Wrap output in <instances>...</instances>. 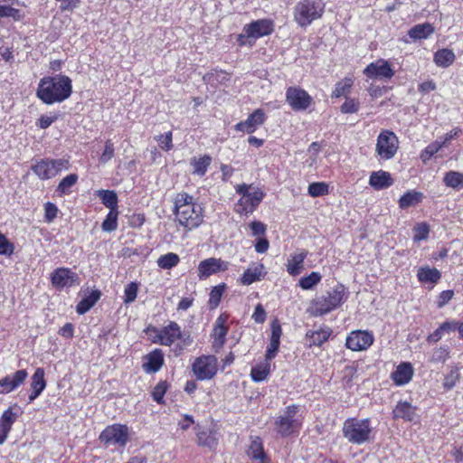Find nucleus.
Here are the masks:
<instances>
[{
    "label": "nucleus",
    "instance_id": "f257e3e1",
    "mask_svg": "<svg viewBox=\"0 0 463 463\" xmlns=\"http://www.w3.org/2000/svg\"><path fill=\"white\" fill-rule=\"evenodd\" d=\"M71 93V80L61 74L42 78L36 90V96L47 105L61 103L69 99Z\"/></svg>",
    "mask_w": 463,
    "mask_h": 463
},
{
    "label": "nucleus",
    "instance_id": "f03ea898",
    "mask_svg": "<svg viewBox=\"0 0 463 463\" xmlns=\"http://www.w3.org/2000/svg\"><path fill=\"white\" fill-rule=\"evenodd\" d=\"M174 214L179 224L187 231L201 225L203 221V208L192 195L179 193L175 198Z\"/></svg>",
    "mask_w": 463,
    "mask_h": 463
},
{
    "label": "nucleus",
    "instance_id": "7ed1b4c3",
    "mask_svg": "<svg viewBox=\"0 0 463 463\" xmlns=\"http://www.w3.org/2000/svg\"><path fill=\"white\" fill-rule=\"evenodd\" d=\"M349 293L345 287L338 284L325 295L317 297L311 303V314L320 317L339 307L348 298Z\"/></svg>",
    "mask_w": 463,
    "mask_h": 463
},
{
    "label": "nucleus",
    "instance_id": "20e7f679",
    "mask_svg": "<svg viewBox=\"0 0 463 463\" xmlns=\"http://www.w3.org/2000/svg\"><path fill=\"white\" fill-rule=\"evenodd\" d=\"M343 436L351 444L363 445L370 442L373 429L370 419L348 418L342 428Z\"/></svg>",
    "mask_w": 463,
    "mask_h": 463
},
{
    "label": "nucleus",
    "instance_id": "39448f33",
    "mask_svg": "<svg viewBox=\"0 0 463 463\" xmlns=\"http://www.w3.org/2000/svg\"><path fill=\"white\" fill-rule=\"evenodd\" d=\"M324 10L325 4L322 0H300L294 7V19L299 26L306 27L320 18Z\"/></svg>",
    "mask_w": 463,
    "mask_h": 463
},
{
    "label": "nucleus",
    "instance_id": "423d86ee",
    "mask_svg": "<svg viewBox=\"0 0 463 463\" xmlns=\"http://www.w3.org/2000/svg\"><path fill=\"white\" fill-rule=\"evenodd\" d=\"M298 412V405L292 404L288 406L274 421L276 432L282 437H288L298 433L302 426V419Z\"/></svg>",
    "mask_w": 463,
    "mask_h": 463
},
{
    "label": "nucleus",
    "instance_id": "0eeeda50",
    "mask_svg": "<svg viewBox=\"0 0 463 463\" xmlns=\"http://www.w3.org/2000/svg\"><path fill=\"white\" fill-rule=\"evenodd\" d=\"M236 193L241 195L235 205V211L240 214L253 213L264 198V193L260 188L246 184L237 185Z\"/></svg>",
    "mask_w": 463,
    "mask_h": 463
},
{
    "label": "nucleus",
    "instance_id": "6e6552de",
    "mask_svg": "<svg viewBox=\"0 0 463 463\" xmlns=\"http://www.w3.org/2000/svg\"><path fill=\"white\" fill-rule=\"evenodd\" d=\"M194 376L199 381L213 379L218 370V361L214 355L197 357L192 364Z\"/></svg>",
    "mask_w": 463,
    "mask_h": 463
},
{
    "label": "nucleus",
    "instance_id": "1a4fd4ad",
    "mask_svg": "<svg viewBox=\"0 0 463 463\" xmlns=\"http://www.w3.org/2000/svg\"><path fill=\"white\" fill-rule=\"evenodd\" d=\"M69 168V162L65 159H42L32 166L34 174L41 179H51L62 169Z\"/></svg>",
    "mask_w": 463,
    "mask_h": 463
},
{
    "label": "nucleus",
    "instance_id": "9d476101",
    "mask_svg": "<svg viewBox=\"0 0 463 463\" xmlns=\"http://www.w3.org/2000/svg\"><path fill=\"white\" fill-rule=\"evenodd\" d=\"M99 439L105 444L125 447L129 439V429L125 424H112L100 433Z\"/></svg>",
    "mask_w": 463,
    "mask_h": 463
},
{
    "label": "nucleus",
    "instance_id": "9b49d317",
    "mask_svg": "<svg viewBox=\"0 0 463 463\" xmlns=\"http://www.w3.org/2000/svg\"><path fill=\"white\" fill-rule=\"evenodd\" d=\"M399 148V141L392 131H383L377 137L376 153L383 160L392 158Z\"/></svg>",
    "mask_w": 463,
    "mask_h": 463
},
{
    "label": "nucleus",
    "instance_id": "f8f14e48",
    "mask_svg": "<svg viewBox=\"0 0 463 463\" xmlns=\"http://www.w3.org/2000/svg\"><path fill=\"white\" fill-rule=\"evenodd\" d=\"M286 102L295 111H304L313 103L312 97L300 87L291 86L286 90Z\"/></svg>",
    "mask_w": 463,
    "mask_h": 463
},
{
    "label": "nucleus",
    "instance_id": "ddd939ff",
    "mask_svg": "<svg viewBox=\"0 0 463 463\" xmlns=\"http://www.w3.org/2000/svg\"><path fill=\"white\" fill-rule=\"evenodd\" d=\"M374 341L373 333L366 330H354L349 333L345 340V346L355 352L367 350Z\"/></svg>",
    "mask_w": 463,
    "mask_h": 463
},
{
    "label": "nucleus",
    "instance_id": "4468645a",
    "mask_svg": "<svg viewBox=\"0 0 463 463\" xmlns=\"http://www.w3.org/2000/svg\"><path fill=\"white\" fill-rule=\"evenodd\" d=\"M364 74L372 80H388L393 77L394 71L388 61L379 59L368 64L364 70Z\"/></svg>",
    "mask_w": 463,
    "mask_h": 463
},
{
    "label": "nucleus",
    "instance_id": "2eb2a0df",
    "mask_svg": "<svg viewBox=\"0 0 463 463\" xmlns=\"http://www.w3.org/2000/svg\"><path fill=\"white\" fill-rule=\"evenodd\" d=\"M52 285L57 288H71L79 285L80 280L77 273L69 268H58L51 276Z\"/></svg>",
    "mask_w": 463,
    "mask_h": 463
},
{
    "label": "nucleus",
    "instance_id": "dca6fc26",
    "mask_svg": "<svg viewBox=\"0 0 463 463\" xmlns=\"http://www.w3.org/2000/svg\"><path fill=\"white\" fill-rule=\"evenodd\" d=\"M228 269V262L216 258H209L201 261L198 265V278L205 279L210 276Z\"/></svg>",
    "mask_w": 463,
    "mask_h": 463
},
{
    "label": "nucleus",
    "instance_id": "f3484780",
    "mask_svg": "<svg viewBox=\"0 0 463 463\" xmlns=\"http://www.w3.org/2000/svg\"><path fill=\"white\" fill-rule=\"evenodd\" d=\"M273 29L274 24L271 20L260 19L245 25L244 33L247 37L258 39L270 34Z\"/></svg>",
    "mask_w": 463,
    "mask_h": 463
},
{
    "label": "nucleus",
    "instance_id": "a211bd4d",
    "mask_svg": "<svg viewBox=\"0 0 463 463\" xmlns=\"http://www.w3.org/2000/svg\"><path fill=\"white\" fill-rule=\"evenodd\" d=\"M266 116L262 109H258L254 110L245 121L239 122L235 128L238 131L253 133L258 127L262 125L265 121Z\"/></svg>",
    "mask_w": 463,
    "mask_h": 463
},
{
    "label": "nucleus",
    "instance_id": "6ab92c4d",
    "mask_svg": "<svg viewBox=\"0 0 463 463\" xmlns=\"http://www.w3.org/2000/svg\"><path fill=\"white\" fill-rule=\"evenodd\" d=\"M182 337V331L179 325L175 322H170L166 326L158 331V342L166 346H170L175 340Z\"/></svg>",
    "mask_w": 463,
    "mask_h": 463
},
{
    "label": "nucleus",
    "instance_id": "aec40b11",
    "mask_svg": "<svg viewBox=\"0 0 463 463\" xmlns=\"http://www.w3.org/2000/svg\"><path fill=\"white\" fill-rule=\"evenodd\" d=\"M23 414V410L14 404L2 413V443L5 440L13 423Z\"/></svg>",
    "mask_w": 463,
    "mask_h": 463
},
{
    "label": "nucleus",
    "instance_id": "412c9836",
    "mask_svg": "<svg viewBox=\"0 0 463 463\" xmlns=\"http://www.w3.org/2000/svg\"><path fill=\"white\" fill-rule=\"evenodd\" d=\"M266 275L265 267L261 263H251L241 277V283L244 286L260 281Z\"/></svg>",
    "mask_w": 463,
    "mask_h": 463
},
{
    "label": "nucleus",
    "instance_id": "4be33fe9",
    "mask_svg": "<svg viewBox=\"0 0 463 463\" xmlns=\"http://www.w3.org/2000/svg\"><path fill=\"white\" fill-rule=\"evenodd\" d=\"M413 373L414 370L411 363L403 362L392 373L391 378L395 385L402 386L411 382Z\"/></svg>",
    "mask_w": 463,
    "mask_h": 463
},
{
    "label": "nucleus",
    "instance_id": "5701e85b",
    "mask_svg": "<svg viewBox=\"0 0 463 463\" xmlns=\"http://www.w3.org/2000/svg\"><path fill=\"white\" fill-rule=\"evenodd\" d=\"M270 327H271L270 342L267 347L266 354H265L266 360H268V361H270L271 359H273L276 356V354L279 351V348L280 337L282 335L281 326L278 320H274L271 323Z\"/></svg>",
    "mask_w": 463,
    "mask_h": 463
},
{
    "label": "nucleus",
    "instance_id": "b1692460",
    "mask_svg": "<svg viewBox=\"0 0 463 463\" xmlns=\"http://www.w3.org/2000/svg\"><path fill=\"white\" fill-rule=\"evenodd\" d=\"M164 364V353L161 349H155L144 357L143 369L147 373L158 372Z\"/></svg>",
    "mask_w": 463,
    "mask_h": 463
},
{
    "label": "nucleus",
    "instance_id": "393cba45",
    "mask_svg": "<svg viewBox=\"0 0 463 463\" xmlns=\"http://www.w3.org/2000/svg\"><path fill=\"white\" fill-rule=\"evenodd\" d=\"M369 184L376 191L387 189L393 184V178L389 172L383 170L373 171L370 175Z\"/></svg>",
    "mask_w": 463,
    "mask_h": 463
},
{
    "label": "nucleus",
    "instance_id": "a878e982",
    "mask_svg": "<svg viewBox=\"0 0 463 463\" xmlns=\"http://www.w3.org/2000/svg\"><path fill=\"white\" fill-rule=\"evenodd\" d=\"M227 318L228 317L222 314L215 321L213 333V346L216 349L221 348L225 343L228 333V327L225 326Z\"/></svg>",
    "mask_w": 463,
    "mask_h": 463
},
{
    "label": "nucleus",
    "instance_id": "bb28decb",
    "mask_svg": "<svg viewBox=\"0 0 463 463\" xmlns=\"http://www.w3.org/2000/svg\"><path fill=\"white\" fill-rule=\"evenodd\" d=\"M28 373L26 370L22 369L16 371L14 373L6 375L5 378H2V393L3 392H10L15 390L18 386H20L24 380L26 379Z\"/></svg>",
    "mask_w": 463,
    "mask_h": 463
},
{
    "label": "nucleus",
    "instance_id": "cd10ccee",
    "mask_svg": "<svg viewBox=\"0 0 463 463\" xmlns=\"http://www.w3.org/2000/svg\"><path fill=\"white\" fill-rule=\"evenodd\" d=\"M2 18H12L14 21H21L24 13L18 1L2 0Z\"/></svg>",
    "mask_w": 463,
    "mask_h": 463
},
{
    "label": "nucleus",
    "instance_id": "c85d7f7f",
    "mask_svg": "<svg viewBox=\"0 0 463 463\" xmlns=\"http://www.w3.org/2000/svg\"><path fill=\"white\" fill-rule=\"evenodd\" d=\"M248 455L260 463H270V460L264 451L263 444L260 437L251 438L248 449Z\"/></svg>",
    "mask_w": 463,
    "mask_h": 463
},
{
    "label": "nucleus",
    "instance_id": "c756f323",
    "mask_svg": "<svg viewBox=\"0 0 463 463\" xmlns=\"http://www.w3.org/2000/svg\"><path fill=\"white\" fill-rule=\"evenodd\" d=\"M307 255V251L302 250L298 253H294L290 255L289 259L288 260L287 263V271L291 276H297L298 275L302 269H303V263Z\"/></svg>",
    "mask_w": 463,
    "mask_h": 463
},
{
    "label": "nucleus",
    "instance_id": "7c9ffc66",
    "mask_svg": "<svg viewBox=\"0 0 463 463\" xmlns=\"http://www.w3.org/2000/svg\"><path fill=\"white\" fill-rule=\"evenodd\" d=\"M416 408L408 402H399L393 409V418L412 420L415 416Z\"/></svg>",
    "mask_w": 463,
    "mask_h": 463
},
{
    "label": "nucleus",
    "instance_id": "2f4dec72",
    "mask_svg": "<svg viewBox=\"0 0 463 463\" xmlns=\"http://www.w3.org/2000/svg\"><path fill=\"white\" fill-rule=\"evenodd\" d=\"M434 33V27L430 23L416 24L411 27L408 35L413 40L427 39Z\"/></svg>",
    "mask_w": 463,
    "mask_h": 463
},
{
    "label": "nucleus",
    "instance_id": "473e14b6",
    "mask_svg": "<svg viewBox=\"0 0 463 463\" xmlns=\"http://www.w3.org/2000/svg\"><path fill=\"white\" fill-rule=\"evenodd\" d=\"M100 296L99 290H92L77 304L76 312L80 315L87 313L97 303Z\"/></svg>",
    "mask_w": 463,
    "mask_h": 463
},
{
    "label": "nucleus",
    "instance_id": "72a5a7b5",
    "mask_svg": "<svg viewBox=\"0 0 463 463\" xmlns=\"http://www.w3.org/2000/svg\"><path fill=\"white\" fill-rule=\"evenodd\" d=\"M196 437H197V445L200 447H207L210 449H213L218 444V440H217V438L215 437L214 431H208L206 430H198L196 431Z\"/></svg>",
    "mask_w": 463,
    "mask_h": 463
},
{
    "label": "nucleus",
    "instance_id": "f704fd0d",
    "mask_svg": "<svg viewBox=\"0 0 463 463\" xmlns=\"http://www.w3.org/2000/svg\"><path fill=\"white\" fill-rule=\"evenodd\" d=\"M455 53L449 49H441L434 53V62L438 67L448 68L455 61Z\"/></svg>",
    "mask_w": 463,
    "mask_h": 463
},
{
    "label": "nucleus",
    "instance_id": "c9c22d12",
    "mask_svg": "<svg viewBox=\"0 0 463 463\" xmlns=\"http://www.w3.org/2000/svg\"><path fill=\"white\" fill-rule=\"evenodd\" d=\"M212 163V157L210 156H203L199 158L193 157L191 159V165L193 167V174L199 176H203L207 172L209 165Z\"/></svg>",
    "mask_w": 463,
    "mask_h": 463
},
{
    "label": "nucleus",
    "instance_id": "e433bc0d",
    "mask_svg": "<svg viewBox=\"0 0 463 463\" xmlns=\"http://www.w3.org/2000/svg\"><path fill=\"white\" fill-rule=\"evenodd\" d=\"M331 335L328 327L321 328L317 331H307L306 336L310 340V345H322Z\"/></svg>",
    "mask_w": 463,
    "mask_h": 463
},
{
    "label": "nucleus",
    "instance_id": "4c0bfd02",
    "mask_svg": "<svg viewBox=\"0 0 463 463\" xmlns=\"http://www.w3.org/2000/svg\"><path fill=\"white\" fill-rule=\"evenodd\" d=\"M423 195L420 192L409 191L405 193L399 200V206L402 209H407L415 206L421 202Z\"/></svg>",
    "mask_w": 463,
    "mask_h": 463
},
{
    "label": "nucleus",
    "instance_id": "58836bf2",
    "mask_svg": "<svg viewBox=\"0 0 463 463\" xmlns=\"http://www.w3.org/2000/svg\"><path fill=\"white\" fill-rule=\"evenodd\" d=\"M443 183L446 186L453 189L463 188V173L457 171H449L443 177Z\"/></svg>",
    "mask_w": 463,
    "mask_h": 463
},
{
    "label": "nucleus",
    "instance_id": "ea45409f",
    "mask_svg": "<svg viewBox=\"0 0 463 463\" xmlns=\"http://www.w3.org/2000/svg\"><path fill=\"white\" fill-rule=\"evenodd\" d=\"M417 277L421 282L436 283L440 279V272L435 268H420Z\"/></svg>",
    "mask_w": 463,
    "mask_h": 463
},
{
    "label": "nucleus",
    "instance_id": "a19ab883",
    "mask_svg": "<svg viewBox=\"0 0 463 463\" xmlns=\"http://www.w3.org/2000/svg\"><path fill=\"white\" fill-rule=\"evenodd\" d=\"M79 179L78 175L76 174H70L67 176H65L58 184L56 188V193L61 196L64 194H70L71 192V187L76 184L77 181Z\"/></svg>",
    "mask_w": 463,
    "mask_h": 463
},
{
    "label": "nucleus",
    "instance_id": "79ce46f5",
    "mask_svg": "<svg viewBox=\"0 0 463 463\" xmlns=\"http://www.w3.org/2000/svg\"><path fill=\"white\" fill-rule=\"evenodd\" d=\"M270 372V364L268 360L264 363L259 364L251 368L250 376L254 382L264 381Z\"/></svg>",
    "mask_w": 463,
    "mask_h": 463
},
{
    "label": "nucleus",
    "instance_id": "37998d69",
    "mask_svg": "<svg viewBox=\"0 0 463 463\" xmlns=\"http://www.w3.org/2000/svg\"><path fill=\"white\" fill-rule=\"evenodd\" d=\"M99 196L101 199L102 203L109 209V211H115L118 207V195L114 191L110 190H99Z\"/></svg>",
    "mask_w": 463,
    "mask_h": 463
},
{
    "label": "nucleus",
    "instance_id": "c03bdc74",
    "mask_svg": "<svg viewBox=\"0 0 463 463\" xmlns=\"http://www.w3.org/2000/svg\"><path fill=\"white\" fill-rule=\"evenodd\" d=\"M354 80L352 78H345L335 84V90H333L332 97L340 98L342 96L346 97L350 93Z\"/></svg>",
    "mask_w": 463,
    "mask_h": 463
},
{
    "label": "nucleus",
    "instance_id": "a18cd8bd",
    "mask_svg": "<svg viewBox=\"0 0 463 463\" xmlns=\"http://www.w3.org/2000/svg\"><path fill=\"white\" fill-rule=\"evenodd\" d=\"M179 261L180 258L176 253L169 252L157 259V265L161 269H169L175 267Z\"/></svg>",
    "mask_w": 463,
    "mask_h": 463
},
{
    "label": "nucleus",
    "instance_id": "49530a36",
    "mask_svg": "<svg viewBox=\"0 0 463 463\" xmlns=\"http://www.w3.org/2000/svg\"><path fill=\"white\" fill-rule=\"evenodd\" d=\"M321 279V274L319 272L313 271L308 276L301 278L298 281V285L302 289L308 290L317 285Z\"/></svg>",
    "mask_w": 463,
    "mask_h": 463
},
{
    "label": "nucleus",
    "instance_id": "de8ad7c7",
    "mask_svg": "<svg viewBox=\"0 0 463 463\" xmlns=\"http://www.w3.org/2000/svg\"><path fill=\"white\" fill-rule=\"evenodd\" d=\"M45 387L44 370L43 368H37L32 376L31 388L42 392Z\"/></svg>",
    "mask_w": 463,
    "mask_h": 463
},
{
    "label": "nucleus",
    "instance_id": "09e8293b",
    "mask_svg": "<svg viewBox=\"0 0 463 463\" xmlns=\"http://www.w3.org/2000/svg\"><path fill=\"white\" fill-rule=\"evenodd\" d=\"M444 146V143L436 140L428 145L420 153V159L422 162L429 161L436 153H438Z\"/></svg>",
    "mask_w": 463,
    "mask_h": 463
},
{
    "label": "nucleus",
    "instance_id": "8fccbe9b",
    "mask_svg": "<svg viewBox=\"0 0 463 463\" xmlns=\"http://www.w3.org/2000/svg\"><path fill=\"white\" fill-rule=\"evenodd\" d=\"M225 284L215 286L212 288L210 295H209V301L208 305L211 309L216 308L220 302L222 296L224 292Z\"/></svg>",
    "mask_w": 463,
    "mask_h": 463
},
{
    "label": "nucleus",
    "instance_id": "3c124183",
    "mask_svg": "<svg viewBox=\"0 0 463 463\" xmlns=\"http://www.w3.org/2000/svg\"><path fill=\"white\" fill-rule=\"evenodd\" d=\"M308 194L312 197L324 196L329 193L328 184L325 182H315L308 185Z\"/></svg>",
    "mask_w": 463,
    "mask_h": 463
},
{
    "label": "nucleus",
    "instance_id": "603ef678",
    "mask_svg": "<svg viewBox=\"0 0 463 463\" xmlns=\"http://www.w3.org/2000/svg\"><path fill=\"white\" fill-rule=\"evenodd\" d=\"M118 210L115 211H109V213L106 216V219L102 222V230L104 232H113L118 227Z\"/></svg>",
    "mask_w": 463,
    "mask_h": 463
},
{
    "label": "nucleus",
    "instance_id": "864d4df0",
    "mask_svg": "<svg viewBox=\"0 0 463 463\" xmlns=\"http://www.w3.org/2000/svg\"><path fill=\"white\" fill-rule=\"evenodd\" d=\"M413 240L414 241H420L427 240L430 233V227L425 222H420L415 225L414 229Z\"/></svg>",
    "mask_w": 463,
    "mask_h": 463
},
{
    "label": "nucleus",
    "instance_id": "5fc2aeb1",
    "mask_svg": "<svg viewBox=\"0 0 463 463\" xmlns=\"http://www.w3.org/2000/svg\"><path fill=\"white\" fill-rule=\"evenodd\" d=\"M138 285L136 282H131L127 285L124 290V303L129 304L137 298Z\"/></svg>",
    "mask_w": 463,
    "mask_h": 463
},
{
    "label": "nucleus",
    "instance_id": "6e6d98bb",
    "mask_svg": "<svg viewBox=\"0 0 463 463\" xmlns=\"http://www.w3.org/2000/svg\"><path fill=\"white\" fill-rule=\"evenodd\" d=\"M156 141L159 144V146L165 151H169L173 147V136L172 132L168 131L165 134H161L157 137H156Z\"/></svg>",
    "mask_w": 463,
    "mask_h": 463
},
{
    "label": "nucleus",
    "instance_id": "4d7b16f0",
    "mask_svg": "<svg viewBox=\"0 0 463 463\" xmlns=\"http://www.w3.org/2000/svg\"><path fill=\"white\" fill-rule=\"evenodd\" d=\"M58 118H59V114L55 113V112L42 115L38 119L37 126L40 128L45 129V128H49Z\"/></svg>",
    "mask_w": 463,
    "mask_h": 463
},
{
    "label": "nucleus",
    "instance_id": "13d9d810",
    "mask_svg": "<svg viewBox=\"0 0 463 463\" xmlns=\"http://www.w3.org/2000/svg\"><path fill=\"white\" fill-rule=\"evenodd\" d=\"M449 354V350L446 346L436 348L431 355L430 362L432 363H444Z\"/></svg>",
    "mask_w": 463,
    "mask_h": 463
},
{
    "label": "nucleus",
    "instance_id": "bf43d9fd",
    "mask_svg": "<svg viewBox=\"0 0 463 463\" xmlns=\"http://www.w3.org/2000/svg\"><path fill=\"white\" fill-rule=\"evenodd\" d=\"M360 103L354 99H346L341 106V112L345 114L356 113L359 110Z\"/></svg>",
    "mask_w": 463,
    "mask_h": 463
},
{
    "label": "nucleus",
    "instance_id": "052dcab7",
    "mask_svg": "<svg viewBox=\"0 0 463 463\" xmlns=\"http://www.w3.org/2000/svg\"><path fill=\"white\" fill-rule=\"evenodd\" d=\"M166 389H167V384L165 382H160L155 386V388L152 392V396H153V399L157 403H163V398L165 396Z\"/></svg>",
    "mask_w": 463,
    "mask_h": 463
},
{
    "label": "nucleus",
    "instance_id": "680f3d73",
    "mask_svg": "<svg viewBox=\"0 0 463 463\" xmlns=\"http://www.w3.org/2000/svg\"><path fill=\"white\" fill-rule=\"evenodd\" d=\"M114 144L111 140H107L105 143L104 151L99 157V162L101 164L108 163L114 156Z\"/></svg>",
    "mask_w": 463,
    "mask_h": 463
},
{
    "label": "nucleus",
    "instance_id": "e2e57ef3",
    "mask_svg": "<svg viewBox=\"0 0 463 463\" xmlns=\"http://www.w3.org/2000/svg\"><path fill=\"white\" fill-rule=\"evenodd\" d=\"M58 207L52 203H46L44 204V218L47 222H52L57 217Z\"/></svg>",
    "mask_w": 463,
    "mask_h": 463
},
{
    "label": "nucleus",
    "instance_id": "0e129e2a",
    "mask_svg": "<svg viewBox=\"0 0 463 463\" xmlns=\"http://www.w3.org/2000/svg\"><path fill=\"white\" fill-rule=\"evenodd\" d=\"M458 381V373L457 371L452 370V371H450L449 373H448L445 376L444 382H443V386L445 389L450 390L456 385V383Z\"/></svg>",
    "mask_w": 463,
    "mask_h": 463
},
{
    "label": "nucleus",
    "instance_id": "69168bd1",
    "mask_svg": "<svg viewBox=\"0 0 463 463\" xmlns=\"http://www.w3.org/2000/svg\"><path fill=\"white\" fill-rule=\"evenodd\" d=\"M250 229L253 236L264 235L266 232V225L259 221H254L250 223Z\"/></svg>",
    "mask_w": 463,
    "mask_h": 463
},
{
    "label": "nucleus",
    "instance_id": "338daca9",
    "mask_svg": "<svg viewBox=\"0 0 463 463\" xmlns=\"http://www.w3.org/2000/svg\"><path fill=\"white\" fill-rule=\"evenodd\" d=\"M252 319L259 324H262L266 320V312L261 304H258L255 307V310L252 314Z\"/></svg>",
    "mask_w": 463,
    "mask_h": 463
},
{
    "label": "nucleus",
    "instance_id": "774afa93",
    "mask_svg": "<svg viewBox=\"0 0 463 463\" xmlns=\"http://www.w3.org/2000/svg\"><path fill=\"white\" fill-rule=\"evenodd\" d=\"M319 150H320V145L317 142H313L308 146L307 151H308V153L312 154V156H310V159L308 161L309 166H313L316 164L317 156L319 153Z\"/></svg>",
    "mask_w": 463,
    "mask_h": 463
}]
</instances>
